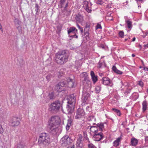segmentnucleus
I'll use <instances>...</instances> for the list:
<instances>
[{
    "label": "nucleus",
    "instance_id": "26",
    "mask_svg": "<svg viewBox=\"0 0 148 148\" xmlns=\"http://www.w3.org/2000/svg\"><path fill=\"white\" fill-rule=\"evenodd\" d=\"M121 137H119L116 138L113 143V145L114 146L117 147L119 145V143L121 140Z\"/></svg>",
    "mask_w": 148,
    "mask_h": 148
},
{
    "label": "nucleus",
    "instance_id": "32",
    "mask_svg": "<svg viewBox=\"0 0 148 148\" xmlns=\"http://www.w3.org/2000/svg\"><path fill=\"white\" fill-rule=\"evenodd\" d=\"M87 119L88 121H96V119L95 118V116L93 115L89 116L88 117Z\"/></svg>",
    "mask_w": 148,
    "mask_h": 148
},
{
    "label": "nucleus",
    "instance_id": "52",
    "mask_svg": "<svg viewBox=\"0 0 148 148\" xmlns=\"http://www.w3.org/2000/svg\"><path fill=\"white\" fill-rule=\"evenodd\" d=\"M144 47L145 48H147L148 47V43L144 45Z\"/></svg>",
    "mask_w": 148,
    "mask_h": 148
},
{
    "label": "nucleus",
    "instance_id": "19",
    "mask_svg": "<svg viewBox=\"0 0 148 148\" xmlns=\"http://www.w3.org/2000/svg\"><path fill=\"white\" fill-rule=\"evenodd\" d=\"M75 19L79 23L82 22L84 21L83 16L79 14L76 15Z\"/></svg>",
    "mask_w": 148,
    "mask_h": 148
},
{
    "label": "nucleus",
    "instance_id": "49",
    "mask_svg": "<svg viewBox=\"0 0 148 148\" xmlns=\"http://www.w3.org/2000/svg\"><path fill=\"white\" fill-rule=\"evenodd\" d=\"M68 2L66 3V5H65V7L64 8V10H65L66 11L67 10L66 8L68 6Z\"/></svg>",
    "mask_w": 148,
    "mask_h": 148
},
{
    "label": "nucleus",
    "instance_id": "50",
    "mask_svg": "<svg viewBox=\"0 0 148 148\" xmlns=\"http://www.w3.org/2000/svg\"><path fill=\"white\" fill-rule=\"evenodd\" d=\"M100 47H101V48H103V49H105V45H103V44H101V45H100Z\"/></svg>",
    "mask_w": 148,
    "mask_h": 148
},
{
    "label": "nucleus",
    "instance_id": "22",
    "mask_svg": "<svg viewBox=\"0 0 148 148\" xmlns=\"http://www.w3.org/2000/svg\"><path fill=\"white\" fill-rule=\"evenodd\" d=\"M77 29L75 27H71L68 30V33L69 36L70 34H74L75 32H77Z\"/></svg>",
    "mask_w": 148,
    "mask_h": 148
},
{
    "label": "nucleus",
    "instance_id": "23",
    "mask_svg": "<svg viewBox=\"0 0 148 148\" xmlns=\"http://www.w3.org/2000/svg\"><path fill=\"white\" fill-rule=\"evenodd\" d=\"M125 89L123 91V93L125 96H127L128 94L130 93L132 88L130 87L125 86Z\"/></svg>",
    "mask_w": 148,
    "mask_h": 148
},
{
    "label": "nucleus",
    "instance_id": "39",
    "mask_svg": "<svg viewBox=\"0 0 148 148\" xmlns=\"http://www.w3.org/2000/svg\"><path fill=\"white\" fill-rule=\"evenodd\" d=\"M88 148H95V146L92 143H90L88 145Z\"/></svg>",
    "mask_w": 148,
    "mask_h": 148
},
{
    "label": "nucleus",
    "instance_id": "14",
    "mask_svg": "<svg viewBox=\"0 0 148 148\" xmlns=\"http://www.w3.org/2000/svg\"><path fill=\"white\" fill-rule=\"evenodd\" d=\"M67 100L68 104L75 106L76 99L73 94L70 95L67 99Z\"/></svg>",
    "mask_w": 148,
    "mask_h": 148
},
{
    "label": "nucleus",
    "instance_id": "7",
    "mask_svg": "<svg viewBox=\"0 0 148 148\" xmlns=\"http://www.w3.org/2000/svg\"><path fill=\"white\" fill-rule=\"evenodd\" d=\"M48 128L49 133L52 134H56L58 131V128L56 125L51 123L48 125Z\"/></svg>",
    "mask_w": 148,
    "mask_h": 148
},
{
    "label": "nucleus",
    "instance_id": "8",
    "mask_svg": "<svg viewBox=\"0 0 148 148\" xmlns=\"http://www.w3.org/2000/svg\"><path fill=\"white\" fill-rule=\"evenodd\" d=\"M66 85L65 81H62L56 85L55 89L58 92H60L64 90V87Z\"/></svg>",
    "mask_w": 148,
    "mask_h": 148
},
{
    "label": "nucleus",
    "instance_id": "46",
    "mask_svg": "<svg viewBox=\"0 0 148 148\" xmlns=\"http://www.w3.org/2000/svg\"><path fill=\"white\" fill-rule=\"evenodd\" d=\"M103 63L99 62L98 65L97 67L99 68H101L103 65Z\"/></svg>",
    "mask_w": 148,
    "mask_h": 148
},
{
    "label": "nucleus",
    "instance_id": "45",
    "mask_svg": "<svg viewBox=\"0 0 148 148\" xmlns=\"http://www.w3.org/2000/svg\"><path fill=\"white\" fill-rule=\"evenodd\" d=\"M102 28V27L100 24H98L96 26V29H101Z\"/></svg>",
    "mask_w": 148,
    "mask_h": 148
},
{
    "label": "nucleus",
    "instance_id": "57",
    "mask_svg": "<svg viewBox=\"0 0 148 148\" xmlns=\"http://www.w3.org/2000/svg\"><path fill=\"white\" fill-rule=\"evenodd\" d=\"M135 39H136V38L135 37L133 38L132 41H135Z\"/></svg>",
    "mask_w": 148,
    "mask_h": 148
},
{
    "label": "nucleus",
    "instance_id": "40",
    "mask_svg": "<svg viewBox=\"0 0 148 148\" xmlns=\"http://www.w3.org/2000/svg\"><path fill=\"white\" fill-rule=\"evenodd\" d=\"M138 85H139L141 87H143V83L141 81H139L138 82Z\"/></svg>",
    "mask_w": 148,
    "mask_h": 148
},
{
    "label": "nucleus",
    "instance_id": "36",
    "mask_svg": "<svg viewBox=\"0 0 148 148\" xmlns=\"http://www.w3.org/2000/svg\"><path fill=\"white\" fill-rule=\"evenodd\" d=\"M64 72L63 71V69H61L60 70L59 73H58V77L59 78H60V77L62 76Z\"/></svg>",
    "mask_w": 148,
    "mask_h": 148
},
{
    "label": "nucleus",
    "instance_id": "24",
    "mask_svg": "<svg viewBox=\"0 0 148 148\" xmlns=\"http://www.w3.org/2000/svg\"><path fill=\"white\" fill-rule=\"evenodd\" d=\"M89 25L86 23L84 29V34L88 36L89 35Z\"/></svg>",
    "mask_w": 148,
    "mask_h": 148
},
{
    "label": "nucleus",
    "instance_id": "18",
    "mask_svg": "<svg viewBox=\"0 0 148 148\" xmlns=\"http://www.w3.org/2000/svg\"><path fill=\"white\" fill-rule=\"evenodd\" d=\"M75 106L67 104L66 106V109L67 114H71L74 111Z\"/></svg>",
    "mask_w": 148,
    "mask_h": 148
},
{
    "label": "nucleus",
    "instance_id": "51",
    "mask_svg": "<svg viewBox=\"0 0 148 148\" xmlns=\"http://www.w3.org/2000/svg\"><path fill=\"white\" fill-rule=\"evenodd\" d=\"M85 37L87 40H89V35H88V36H86V35H85Z\"/></svg>",
    "mask_w": 148,
    "mask_h": 148
},
{
    "label": "nucleus",
    "instance_id": "58",
    "mask_svg": "<svg viewBox=\"0 0 148 148\" xmlns=\"http://www.w3.org/2000/svg\"><path fill=\"white\" fill-rule=\"evenodd\" d=\"M0 29H1V30H2V27L1 24L0 23Z\"/></svg>",
    "mask_w": 148,
    "mask_h": 148
},
{
    "label": "nucleus",
    "instance_id": "29",
    "mask_svg": "<svg viewBox=\"0 0 148 148\" xmlns=\"http://www.w3.org/2000/svg\"><path fill=\"white\" fill-rule=\"evenodd\" d=\"M112 70H113L117 74L121 75L123 73L121 71L118 70L115 66H113L112 67Z\"/></svg>",
    "mask_w": 148,
    "mask_h": 148
},
{
    "label": "nucleus",
    "instance_id": "2",
    "mask_svg": "<svg viewBox=\"0 0 148 148\" xmlns=\"http://www.w3.org/2000/svg\"><path fill=\"white\" fill-rule=\"evenodd\" d=\"M56 62L60 64H63L68 61L69 55L66 50H63L58 51L55 55Z\"/></svg>",
    "mask_w": 148,
    "mask_h": 148
},
{
    "label": "nucleus",
    "instance_id": "55",
    "mask_svg": "<svg viewBox=\"0 0 148 148\" xmlns=\"http://www.w3.org/2000/svg\"><path fill=\"white\" fill-rule=\"evenodd\" d=\"M107 7L109 8H110L111 7V5L110 4H108L107 5Z\"/></svg>",
    "mask_w": 148,
    "mask_h": 148
},
{
    "label": "nucleus",
    "instance_id": "44",
    "mask_svg": "<svg viewBox=\"0 0 148 148\" xmlns=\"http://www.w3.org/2000/svg\"><path fill=\"white\" fill-rule=\"evenodd\" d=\"M4 132V130L2 127V126L0 124V134H2Z\"/></svg>",
    "mask_w": 148,
    "mask_h": 148
},
{
    "label": "nucleus",
    "instance_id": "47",
    "mask_svg": "<svg viewBox=\"0 0 148 148\" xmlns=\"http://www.w3.org/2000/svg\"><path fill=\"white\" fill-rule=\"evenodd\" d=\"M74 35H71L70 36L71 37H72L73 38H78V36L76 35L75 34H74Z\"/></svg>",
    "mask_w": 148,
    "mask_h": 148
},
{
    "label": "nucleus",
    "instance_id": "17",
    "mask_svg": "<svg viewBox=\"0 0 148 148\" xmlns=\"http://www.w3.org/2000/svg\"><path fill=\"white\" fill-rule=\"evenodd\" d=\"M58 117L55 116H53L51 117L50 121L48 122V125H50L51 123L53 124V125H56L59 123L57 121Z\"/></svg>",
    "mask_w": 148,
    "mask_h": 148
},
{
    "label": "nucleus",
    "instance_id": "16",
    "mask_svg": "<svg viewBox=\"0 0 148 148\" xmlns=\"http://www.w3.org/2000/svg\"><path fill=\"white\" fill-rule=\"evenodd\" d=\"M90 96V94L87 92H86L85 91V90H84L83 92V95L82 97L83 102L84 103L86 102L89 98Z\"/></svg>",
    "mask_w": 148,
    "mask_h": 148
},
{
    "label": "nucleus",
    "instance_id": "10",
    "mask_svg": "<svg viewBox=\"0 0 148 148\" xmlns=\"http://www.w3.org/2000/svg\"><path fill=\"white\" fill-rule=\"evenodd\" d=\"M101 81V83L105 85L112 86L113 84L112 80L108 77H103Z\"/></svg>",
    "mask_w": 148,
    "mask_h": 148
},
{
    "label": "nucleus",
    "instance_id": "3",
    "mask_svg": "<svg viewBox=\"0 0 148 148\" xmlns=\"http://www.w3.org/2000/svg\"><path fill=\"white\" fill-rule=\"evenodd\" d=\"M38 143L39 145L43 146H48L51 143V140L49 134L45 132L40 134Z\"/></svg>",
    "mask_w": 148,
    "mask_h": 148
},
{
    "label": "nucleus",
    "instance_id": "11",
    "mask_svg": "<svg viewBox=\"0 0 148 148\" xmlns=\"http://www.w3.org/2000/svg\"><path fill=\"white\" fill-rule=\"evenodd\" d=\"M83 5L86 10L88 13H91L92 11L91 6L92 4L91 3L84 1L83 2Z\"/></svg>",
    "mask_w": 148,
    "mask_h": 148
},
{
    "label": "nucleus",
    "instance_id": "61",
    "mask_svg": "<svg viewBox=\"0 0 148 148\" xmlns=\"http://www.w3.org/2000/svg\"><path fill=\"white\" fill-rule=\"evenodd\" d=\"M121 84H122V85H124L123 84V82L122 81H121Z\"/></svg>",
    "mask_w": 148,
    "mask_h": 148
},
{
    "label": "nucleus",
    "instance_id": "37",
    "mask_svg": "<svg viewBox=\"0 0 148 148\" xmlns=\"http://www.w3.org/2000/svg\"><path fill=\"white\" fill-rule=\"evenodd\" d=\"M39 6H38L37 4L36 3L35 4V10L36 11V13L39 12Z\"/></svg>",
    "mask_w": 148,
    "mask_h": 148
},
{
    "label": "nucleus",
    "instance_id": "13",
    "mask_svg": "<svg viewBox=\"0 0 148 148\" xmlns=\"http://www.w3.org/2000/svg\"><path fill=\"white\" fill-rule=\"evenodd\" d=\"M81 77L83 79V82L84 84L85 82L87 84H90V82L88 80V75L86 72H83L80 74Z\"/></svg>",
    "mask_w": 148,
    "mask_h": 148
},
{
    "label": "nucleus",
    "instance_id": "56",
    "mask_svg": "<svg viewBox=\"0 0 148 148\" xmlns=\"http://www.w3.org/2000/svg\"><path fill=\"white\" fill-rule=\"evenodd\" d=\"M145 140L146 141L148 142V136L146 137Z\"/></svg>",
    "mask_w": 148,
    "mask_h": 148
},
{
    "label": "nucleus",
    "instance_id": "28",
    "mask_svg": "<svg viewBox=\"0 0 148 148\" xmlns=\"http://www.w3.org/2000/svg\"><path fill=\"white\" fill-rule=\"evenodd\" d=\"M125 22L127 24V27L131 29L132 27V22L130 20H125Z\"/></svg>",
    "mask_w": 148,
    "mask_h": 148
},
{
    "label": "nucleus",
    "instance_id": "63",
    "mask_svg": "<svg viewBox=\"0 0 148 148\" xmlns=\"http://www.w3.org/2000/svg\"><path fill=\"white\" fill-rule=\"evenodd\" d=\"M141 62H142V63L143 64V63H143V61L142 60H141Z\"/></svg>",
    "mask_w": 148,
    "mask_h": 148
},
{
    "label": "nucleus",
    "instance_id": "62",
    "mask_svg": "<svg viewBox=\"0 0 148 148\" xmlns=\"http://www.w3.org/2000/svg\"><path fill=\"white\" fill-rule=\"evenodd\" d=\"M127 40V39H125V41H126Z\"/></svg>",
    "mask_w": 148,
    "mask_h": 148
},
{
    "label": "nucleus",
    "instance_id": "15",
    "mask_svg": "<svg viewBox=\"0 0 148 148\" xmlns=\"http://www.w3.org/2000/svg\"><path fill=\"white\" fill-rule=\"evenodd\" d=\"M66 82H65L66 84H68L69 87L73 88L75 85V81L73 79H71L70 77L66 78Z\"/></svg>",
    "mask_w": 148,
    "mask_h": 148
},
{
    "label": "nucleus",
    "instance_id": "64",
    "mask_svg": "<svg viewBox=\"0 0 148 148\" xmlns=\"http://www.w3.org/2000/svg\"><path fill=\"white\" fill-rule=\"evenodd\" d=\"M32 1H34L35 0H31Z\"/></svg>",
    "mask_w": 148,
    "mask_h": 148
},
{
    "label": "nucleus",
    "instance_id": "20",
    "mask_svg": "<svg viewBox=\"0 0 148 148\" xmlns=\"http://www.w3.org/2000/svg\"><path fill=\"white\" fill-rule=\"evenodd\" d=\"M138 140L135 138H132L131 140L130 145L132 146L135 147L137 145Z\"/></svg>",
    "mask_w": 148,
    "mask_h": 148
},
{
    "label": "nucleus",
    "instance_id": "33",
    "mask_svg": "<svg viewBox=\"0 0 148 148\" xmlns=\"http://www.w3.org/2000/svg\"><path fill=\"white\" fill-rule=\"evenodd\" d=\"M48 96L51 99H54L55 98V97L54 96L53 92L49 93Z\"/></svg>",
    "mask_w": 148,
    "mask_h": 148
},
{
    "label": "nucleus",
    "instance_id": "1",
    "mask_svg": "<svg viewBox=\"0 0 148 148\" xmlns=\"http://www.w3.org/2000/svg\"><path fill=\"white\" fill-rule=\"evenodd\" d=\"M95 126H89L91 133L93 134L92 138L95 141H99L104 138V136L102 132L104 129V124L102 123H99L97 124L95 123H93Z\"/></svg>",
    "mask_w": 148,
    "mask_h": 148
},
{
    "label": "nucleus",
    "instance_id": "34",
    "mask_svg": "<svg viewBox=\"0 0 148 148\" xmlns=\"http://www.w3.org/2000/svg\"><path fill=\"white\" fill-rule=\"evenodd\" d=\"M119 35L120 37L121 38H123L124 36V33L123 31H119Z\"/></svg>",
    "mask_w": 148,
    "mask_h": 148
},
{
    "label": "nucleus",
    "instance_id": "38",
    "mask_svg": "<svg viewBox=\"0 0 148 148\" xmlns=\"http://www.w3.org/2000/svg\"><path fill=\"white\" fill-rule=\"evenodd\" d=\"M66 0H60V3L61 4V7H62L64 6V4Z\"/></svg>",
    "mask_w": 148,
    "mask_h": 148
},
{
    "label": "nucleus",
    "instance_id": "35",
    "mask_svg": "<svg viewBox=\"0 0 148 148\" xmlns=\"http://www.w3.org/2000/svg\"><path fill=\"white\" fill-rule=\"evenodd\" d=\"M101 88L100 86H97L95 88V90L97 93H99L101 90Z\"/></svg>",
    "mask_w": 148,
    "mask_h": 148
},
{
    "label": "nucleus",
    "instance_id": "25",
    "mask_svg": "<svg viewBox=\"0 0 148 148\" xmlns=\"http://www.w3.org/2000/svg\"><path fill=\"white\" fill-rule=\"evenodd\" d=\"M72 120L71 118H69L68 120L67 123L66 127L67 130H69L70 127L72 125Z\"/></svg>",
    "mask_w": 148,
    "mask_h": 148
},
{
    "label": "nucleus",
    "instance_id": "53",
    "mask_svg": "<svg viewBox=\"0 0 148 148\" xmlns=\"http://www.w3.org/2000/svg\"><path fill=\"white\" fill-rule=\"evenodd\" d=\"M144 69L145 71H148V68L146 67H144Z\"/></svg>",
    "mask_w": 148,
    "mask_h": 148
},
{
    "label": "nucleus",
    "instance_id": "6",
    "mask_svg": "<svg viewBox=\"0 0 148 148\" xmlns=\"http://www.w3.org/2000/svg\"><path fill=\"white\" fill-rule=\"evenodd\" d=\"M10 126L12 127H16L18 126L20 124L19 119L17 116H13L10 121Z\"/></svg>",
    "mask_w": 148,
    "mask_h": 148
},
{
    "label": "nucleus",
    "instance_id": "27",
    "mask_svg": "<svg viewBox=\"0 0 148 148\" xmlns=\"http://www.w3.org/2000/svg\"><path fill=\"white\" fill-rule=\"evenodd\" d=\"M143 110L144 112L147 108V102L144 101L143 102Z\"/></svg>",
    "mask_w": 148,
    "mask_h": 148
},
{
    "label": "nucleus",
    "instance_id": "60",
    "mask_svg": "<svg viewBox=\"0 0 148 148\" xmlns=\"http://www.w3.org/2000/svg\"><path fill=\"white\" fill-rule=\"evenodd\" d=\"M132 57H134L135 56V55L134 54H132Z\"/></svg>",
    "mask_w": 148,
    "mask_h": 148
},
{
    "label": "nucleus",
    "instance_id": "43",
    "mask_svg": "<svg viewBox=\"0 0 148 148\" xmlns=\"http://www.w3.org/2000/svg\"><path fill=\"white\" fill-rule=\"evenodd\" d=\"M96 3L98 4L101 5L103 3V2L102 0H98L97 1Z\"/></svg>",
    "mask_w": 148,
    "mask_h": 148
},
{
    "label": "nucleus",
    "instance_id": "48",
    "mask_svg": "<svg viewBox=\"0 0 148 148\" xmlns=\"http://www.w3.org/2000/svg\"><path fill=\"white\" fill-rule=\"evenodd\" d=\"M50 77H51L50 75H48L46 77V78L47 79L48 81L50 80Z\"/></svg>",
    "mask_w": 148,
    "mask_h": 148
},
{
    "label": "nucleus",
    "instance_id": "41",
    "mask_svg": "<svg viewBox=\"0 0 148 148\" xmlns=\"http://www.w3.org/2000/svg\"><path fill=\"white\" fill-rule=\"evenodd\" d=\"M84 139L85 140H88V138L87 137V135L86 133L84 132Z\"/></svg>",
    "mask_w": 148,
    "mask_h": 148
},
{
    "label": "nucleus",
    "instance_id": "42",
    "mask_svg": "<svg viewBox=\"0 0 148 148\" xmlns=\"http://www.w3.org/2000/svg\"><path fill=\"white\" fill-rule=\"evenodd\" d=\"M77 27L79 29L80 31H81V32L82 33L83 32V28L82 27H81L78 24H77Z\"/></svg>",
    "mask_w": 148,
    "mask_h": 148
},
{
    "label": "nucleus",
    "instance_id": "4",
    "mask_svg": "<svg viewBox=\"0 0 148 148\" xmlns=\"http://www.w3.org/2000/svg\"><path fill=\"white\" fill-rule=\"evenodd\" d=\"M62 104L59 100H57L51 103L49 107V110L53 113H56L59 111L60 108L62 107V110L63 111L62 106Z\"/></svg>",
    "mask_w": 148,
    "mask_h": 148
},
{
    "label": "nucleus",
    "instance_id": "5",
    "mask_svg": "<svg viewBox=\"0 0 148 148\" xmlns=\"http://www.w3.org/2000/svg\"><path fill=\"white\" fill-rule=\"evenodd\" d=\"M72 142V140L68 135L64 136L61 139L60 143L64 146L69 145Z\"/></svg>",
    "mask_w": 148,
    "mask_h": 148
},
{
    "label": "nucleus",
    "instance_id": "21",
    "mask_svg": "<svg viewBox=\"0 0 148 148\" xmlns=\"http://www.w3.org/2000/svg\"><path fill=\"white\" fill-rule=\"evenodd\" d=\"M90 75L92 81L93 82V83H95L97 82L98 80L97 76L95 75L94 72L93 71H91Z\"/></svg>",
    "mask_w": 148,
    "mask_h": 148
},
{
    "label": "nucleus",
    "instance_id": "30",
    "mask_svg": "<svg viewBox=\"0 0 148 148\" xmlns=\"http://www.w3.org/2000/svg\"><path fill=\"white\" fill-rule=\"evenodd\" d=\"M112 110L116 113L118 116H120L121 115V113L120 110L115 108H112Z\"/></svg>",
    "mask_w": 148,
    "mask_h": 148
},
{
    "label": "nucleus",
    "instance_id": "9",
    "mask_svg": "<svg viewBox=\"0 0 148 148\" xmlns=\"http://www.w3.org/2000/svg\"><path fill=\"white\" fill-rule=\"evenodd\" d=\"M84 110L81 108H78L76 112V115L75 116V119H79L83 118L85 115Z\"/></svg>",
    "mask_w": 148,
    "mask_h": 148
},
{
    "label": "nucleus",
    "instance_id": "59",
    "mask_svg": "<svg viewBox=\"0 0 148 148\" xmlns=\"http://www.w3.org/2000/svg\"><path fill=\"white\" fill-rule=\"evenodd\" d=\"M146 35H148V31H146V32L145 33Z\"/></svg>",
    "mask_w": 148,
    "mask_h": 148
},
{
    "label": "nucleus",
    "instance_id": "31",
    "mask_svg": "<svg viewBox=\"0 0 148 148\" xmlns=\"http://www.w3.org/2000/svg\"><path fill=\"white\" fill-rule=\"evenodd\" d=\"M25 143L23 142H21L17 146V148H24Z\"/></svg>",
    "mask_w": 148,
    "mask_h": 148
},
{
    "label": "nucleus",
    "instance_id": "54",
    "mask_svg": "<svg viewBox=\"0 0 148 148\" xmlns=\"http://www.w3.org/2000/svg\"><path fill=\"white\" fill-rule=\"evenodd\" d=\"M137 2V3H138V2H142L143 1V0H135Z\"/></svg>",
    "mask_w": 148,
    "mask_h": 148
},
{
    "label": "nucleus",
    "instance_id": "12",
    "mask_svg": "<svg viewBox=\"0 0 148 148\" xmlns=\"http://www.w3.org/2000/svg\"><path fill=\"white\" fill-rule=\"evenodd\" d=\"M82 135L80 134L78 136L76 144V148H83V145L82 141Z\"/></svg>",
    "mask_w": 148,
    "mask_h": 148
}]
</instances>
